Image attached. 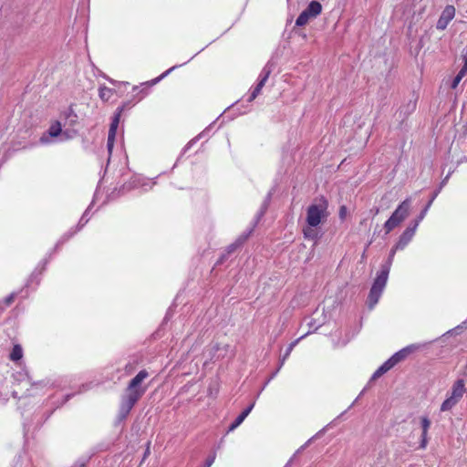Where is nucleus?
Listing matches in <instances>:
<instances>
[{"label": "nucleus", "mask_w": 467, "mask_h": 467, "mask_svg": "<svg viewBox=\"0 0 467 467\" xmlns=\"http://www.w3.org/2000/svg\"><path fill=\"white\" fill-rule=\"evenodd\" d=\"M148 377L149 373L142 369L130 381L119 407V417L121 419L127 417L133 406L146 392L147 387L142 385V381Z\"/></svg>", "instance_id": "obj_1"}, {"label": "nucleus", "mask_w": 467, "mask_h": 467, "mask_svg": "<svg viewBox=\"0 0 467 467\" xmlns=\"http://www.w3.org/2000/svg\"><path fill=\"white\" fill-rule=\"evenodd\" d=\"M327 210V203L324 200L308 206L306 218V225L303 229L306 239L317 242L318 239L317 228L327 220L328 216Z\"/></svg>", "instance_id": "obj_2"}, {"label": "nucleus", "mask_w": 467, "mask_h": 467, "mask_svg": "<svg viewBox=\"0 0 467 467\" xmlns=\"http://www.w3.org/2000/svg\"><path fill=\"white\" fill-rule=\"evenodd\" d=\"M389 273V266H382L380 272L378 274L368 297V305L369 308H373L379 302L386 286Z\"/></svg>", "instance_id": "obj_3"}, {"label": "nucleus", "mask_w": 467, "mask_h": 467, "mask_svg": "<svg viewBox=\"0 0 467 467\" xmlns=\"http://www.w3.org/2000/svg\"><path fill=\"white\" fill-rule=\"evenodd\" d=\"M411 200L407 198L404 200L393 212L391 216L384 223V229L387 234L396 228L401 222H403L410 213Z\"/></svg>", "instance_id": "obj_4"}, {"label": "nucleus", "mask_w": 467, "mask_h": 467, "mask_svg": "<svg viewBox=\"0 0 467 467\" xmlns=\"http://www.w3.org/2000/svg\"><path fill=\"white\" fill-rule=\"evenodd\" d=\"M321 11L322 5L319 2H310L308 6L296 18V25L297 26H303L306 25L310 19L316 18L318 15H320Z\"/></svg>", "instance_id": "obj_5"}, {"label": "nucleus", "mask_w": 467, "mask_h": 467, "mask_svg": "<svg viewBox=\"0 0 467 467\" xmlns=\"http://www.w3.org/2000/svg\"><path fill=\"white\" fill-rule=\"evenodd\" d=\"M272 72L271 67L267 64L262 70L259 76V81L256 84L255 88L252 91L248 101H253L261 92L263 87L265 85L270 74Z\"/></svg>", "instance_id": "obj_6"}, {"label": "nucleus", "mask_w": 467, "mask_h": 467, "mask_svg": "<svg viewBox=\"0 0 467 467\" xmlns=\"http://www.w3.org/2000/svg\"><path fill=\"white\" fill-rule=\"evenodd\" d=\"M272 72L271 67L267 64L262 70L259 76V81L256 84L255 88L252 91L248 101H253L261 92L263 87L265 85L270 74Z\"/></svg>", "instance_id": "obj_7"}, {"label": "nucleus", "mask_w": 467, "mask_h": 467, "mask_svg": "<svg viewBox=\"0 0 467 467\" xmlns=\"http://www.w3.org/2000/svg\"><path fill=\"white\" fill-rule=\"evenodd\" d=\"M455 16V7L453 5H447L443 9L440 18L437 21L436 27L439 30H444L449 23Z\"/></svg>", "instance_id": "obj_8"}, {"label": "nucleus", "mask_w": 467, "mask_h": 467, "mask_svg": "<svg viewBox=\"0 0 467 467\" xmlns=\"http://www.w3.org/2000/svg\"><path fill=\"white\" fill-rule=\"evenodd\" d=\"M418 226H419V221H415V223L412 227H408L402 233V234L400 236V239L396 244V249L403 250L407 246V244L413 238Z\"/></svg>", "instance_id": "obj_9"}, {"label": "nucleus", "mask_w": 467, "mask_h": 467, "mask_svg": "<svg viewBox=\"0 0 467 467\" xmlns=\"http://www.w3.org/2000/svg\"><path fill=\"white\" fill-rule=\"evenodd\" d=\"M120 112H121V109L115 115V117L110 124V127H109V135H108V142H107V148H108V151H109V155L111 154L112 150H113L116 132H117V129H118L119 122Z\"/></svg>", "instance_id": "obj_10"}, {"label": "nucleus", "mask_w": 467, "mask_h": 467, "mask_svg": "<svg viewBox=\"0 0 467 467\" xmlns=\"http://www.w3.org/2000/svg\"><path fill=\"white\" fill-rule=\"evenodd\" d=\"M48 134L49 136L51 137H57L58 135H61L63 137V140H69L73 137V135L75 134L74 131H69V130H62V128H61V124L59 121H56L55 123H53L49 130H48Z\"/></svg>", "instance_id": "obj_11"}, {"label": "nucleus", "mask_w": 467, "mask_h": 467, "mask_svg": "<svg viewBox=\"0 0 467 467\" xmlns=\"http://www.w3.org/2000/svg\"><path fill=\"white\" fill-rule=\"evenodd\" d=\"M465 393V384L463 379H458L454 382L451 397H452L454 400H456L458 402L463 397V394Z\"/></svg>", "instance_id": "obj_12"}, {"label": "nucleus", "mask_w": 467, "mask_h": 467, "mask_svg": "<svg viewBox=\"0 0 467 467\" xmlns=\"http://www.w3.org/2000/svg\"><path fill=\"white\" fill-rule=\"evenodd\" d=\"M417 348H418V347H416L414 345L409 346V347L400 350L396 354H394L388 360L389 361H392L393 362V367H394L397 363H399L400 360L404 359L410 353L413 352Z\"/></svg>", "instance_id": "obj_13"}, {"label": "nucleus", "mask_w": 467, "mask_h": 467, "mask_svg": "<svg viewBox=\"0 0 467 467\" xmlns=\"http://www.w3.org/2000/svg\"><path fill=\"white\" fill-rule=\"evenodd\" d=\"M254 405V403H252L235 419V420L230 425L229 431H233L234 430H235L244 420V419L249 415V413L253 410Z\"/></svg>", "instance_id": "obj_14"}, {"label": "nucleus", "mask_w": 467, "mask_h": 467, "mask_svg": "<svg viewBox=\"0 0 467 467\" xmlns=\"http://www.w3.org/2000/svg\"><path fill=\"white\" fill-rule=\"evenodd\" d=\"M393 367V362L387 360L372 375L371 379L375 380L389 371Z\"/></svg>", "instance_id": "obj_15"}, {"label": "nucleus", "mask_w": 467, "mask_h": 467, "mask_svg": "<svg viewBox=\"0 0 467 467\" xmlns=\"http://www.w3.org/2000/svg\"><path fill=\"white\" fill-rule=\"evenodd\" d=\"M114 90L112 88H109L108 87H100L99 90V98L104 100L108 101L113 95Z\"/></svg>", "instance_id": "obj_16"}, {"label": "nucleus", "mask_w": 467, "mask_h": 467, "mask_svg": "<svg viewBox=\"0 0 467 467\" xmlns=\"http://www.w3.org/2000/svg\"><path fill=\"white\" fill-rule=\"evenodd\" d=\"M458 401L454 400L452 397L449 396L441 404V411H448L451 410Z\"/></svg>", "instance_id": "obj_17"}, {"label": "nucleus", "mask_w": 467, "mask_h": 467, "mask_svg": "<svg viewBox=\"0 0 467 467\" xmlns=\"http://www.w3.org/2000/svg\"><path fill=\"white\" fill-rule=\"evenodd\" d=\"M23 357V349L20 345H15L13 350L10 354V359L13 361H17L21 359Z\"/></svg>", "instance_id": "obj_18"}, {"label": "nucleus", "mask_w": 467, "mask_h": 467, "mask_svg": "<svg viewBox=\"0 0 467 467\" xmlns=\"http://www.w3.org/2000/svg\"><path fill=\"white\" fill-rule=\"evenodd\" d=\"M430 426H431V420L427 417L421 418V428H422L423 434H428Z\"/></svg>", "instance_id": "obj_19"}, {"label": "nucleus", "mask_w": 467, "mask_h": 467, "mask_svg": "<svg viewBox=\"0 0 467 467\" xmlns=\"http://www.w3.org/2000/svg\"><path fill=\"white\" fill-rule=\"evenodd\" d=\"M432 203V200H431L428 204L426 205V207L420 212V215L418 216V218L415 220V221H419V223L424 219L429 208L431 207Z\"/></svg>", "instance_id": "obj_20"}, {"label": "nucleus", "mask_w": 467, "mask_h": 467, "mask_svg": "<svg viewBox=\"0 0 467 467\" xmlns=\"http://www.w3.org/2000/svg\"><path fill=\"white\" fill-rule=\"evenodd\" d=\"M397 250L398 249H396V246L391 249L387 263L382 265V266H389V271L390 270V266H391V264H392V261H393V258H394V255H395V253Z\"/></svg>", "instance_id": "obj_21"}, {"label": "nucleus", "mask_w": 467, "mask_h": 467, "mask_svg": "<svg viewBox=\"0 0 467 467\" xmlns=\"http://www.w3.org/2000/svg\"><path fill=\"white\" fill-rule=\"evenodd\" d=\"M298 340H299V339H297V340H296V341L292 342V343L289 345V347H288V348H287V349H286L285 354L284 355V358H283V360H282L281 365H283V364H284L285 359V358H287V357L290 355V353L292 352V350H293L294 347L296 346V344L297 343V341H298Z\"/></svg>", "instance_id": "obj_22"}, {"label": "nucleus", "mask_w": 467, "mask_h": 467, "mask_svg": "<svg viewBox=\"0 0 467 467\" xmlns=\"http://www.w3.org/2000/svg\"><path fill=\"white\" fill-rule=\"evenodd\" d=\"M215 457H216V454L215 452H213V454H211L205 461L204 462V466L203 467H211L213 465V463L214 462V460H215Z\"/></svg>", "instance_id": "obj_23"}, {"label": "nucleus", "mask_w": 467, "mask_h": 467, "mask_svg": "<svg viewBox=\"0 0 467 467\" xmlns=\"http://www.w3.org/2000/svg\"><path fill=\"white\" fill-rule=\"evenodd\" d=\"M467 74V65L464 63L462 69L458 72L456 76H461V79H462Z\"/></svg>", "instance_id": "obj_24"}, {"label": "nucleus", "mask_w": 467, "mask_h": 467, "mask_svg": "<svg viewBox=\"0 0 467 467\" xmlns=\"http://www.w3.org/2000/svg\"><path fill=\"white\" fill-rule=\"evenodd\" d=\"M15 296H16L15 294H11L7 297H5V306L11 305L15 300Z\"/></svg>", "instance_id": "obj_25"}, {"label": "nucleus", "mask_w": 467, "mask_h": 467, "mask_svg": "<svg viewBox=\"0 0 467 467\" xmlns=\"http://www.w3.org/2000/svg\"><path fill=\"white\" fill-rule=\"evenodd\" d=\"M347 213H348V210H347V207L346 206H341L340 209H339V217L340 219H345V217L347 216Z\"/></svg>", "instance_id": "obj_26"}, {"label": "nucleus", "mask_w": 467, "mask_h": 467, "mask_svg": "<svg viewBox=\"0 0 467 467\" xmlns=\"http://www.w3.org/2000/svg\"><path fill=\"white\" fill-rule=\"evenodd\" d=\"M461 80V76H456L451 83V88H456Z\"/></svg>", "instance_id": "obj_27"}, {"label": "nucleus", "mask_w": 467, "mask_h": 467, "mask_svg": "<svg viewBox=\"0 0 467 467\" xmlns=\"http://www.w3.org/2000/svg\"><path fill=\"white\" fill-rule=\"evenodd\" d=\"M427 441H428V440H427V434H423V433H421L420 448H422V449H423V448H425V447H426V445H427Z\"/></svg>", "instance_id": "obj_28"}, {"label": "nucleus", "mask_w": 467, "mask_h": 467, "mask_svg": "<svg viewBox=\"0 0 467 467\" xmlns=\"http://www.w3.org/2000/svg\"><path fill=\"white\" fill-rule=\"evenodd\" d=\"M68 118H71V122H75L76 121V119H77V115L76 114H73L72 112H69L68 113Z\"/></svg>", "instance_id": "obj_29"}, {"label": "nucleus", "mask_w": 467, "mask_h": 467, "mask_svg": "<svg viewBox=\"0 0 467 467\" xmlns=\"http://www.w3.org/2000/svg\"><path fill=\"white\" fill-rule=\"evenodd\" d=\"M315 437H312L309 439L303 446H305V449L312 442Z\"/></svg>", "instance_id": "obj_30"}, {"label": "nucleus", "mask_w": 467, "mask_h": 467, "mask_svg": "<svg viewBox=\"0 0 467 467\" xmlns=\"http://www.w3.org/2000/svg\"><path fill=\"white\" fill-rule=\"evenodd\" d=\"M40 141H41V142H43V143H46V142H47V141H48V140H47L45 136H43V137L40 139Z\"/></svg>", "instance_id": "obj_31"}, {"label": "nucleus", "mask_w": 467, "mask_h": 467, "mask_svg": "<svg viewBox=\"0 0 467 467\" xmlns=\"http://www.w3.org/2000/svg\"><path fill=\"white\" fill-rule=\"evenodd\" d=\"M303 450H305V446H301L296 451V454L300 453Z\"/></svg>", "instance_id": "obj_32"}, {"label": "nucleus", "mask_w": 467, "mask_h": 467, "mask_svg": "<svg viewBox=\"0 0 467 467\" xmlns=\"http://www.w3.org/2000/svg\"><path fill=\"white\" fill-rule=\"evenodd\" d=\"M149 453H150V447L148 446V448L145 451L144 457H146Z\"/></svg>", "instance_id": "obj_33"}, {"label": "nucleus", "mask_w": 467, "mask_h": 467, "mask_svg": "<svg viewBox=\"0 0 467 467\" xmlns=\"http://www.w3.org/2000/svg\"><path fill=\"white\" fill-rule=\"evenodd\" d=\"M173 68H174V67L169 68V70H168V71H166V72L162 75V77H163V76H166V75H167L170 71H171Z\"/></svg>", "instance_id": "obj_34"}, {"label": "nucleus", "mask_w": 467, "mask_h": 467, "mask_svg": "<svg viewBox=\"0 0 467 467\" xmlns=\"http://www.w3.org/2000/svg\"><path fill=\"white\" fill-rule=\"evenodd\" d=\"M436 196H437V193H435L433 196H431V200H432V201H433V200L435 199V197H436Z\"/></svg>", "instance_id": "obj_35"}, {"label": "nucleus", "mask_w": 467, "mask_h": 467, "mask_svg": "<svg viewBox=\"0 0 467 467\" xmlns=\"http://www.w3.org/2000/svg\"><path fill=\"white\" fill-rule=\"evenodd\" d=\"M293 458L290 459V461L287 462V464L285 465V467H288V465L290 464V462H292Z\"/></svg>", "instance_id": "obj_36"}]
</instances>
